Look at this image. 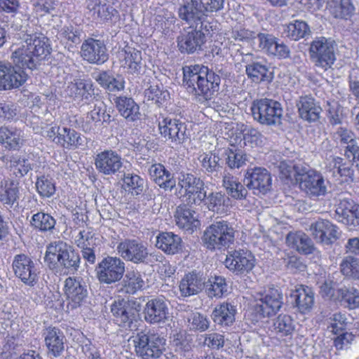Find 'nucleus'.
<instances>
[{
  "label": "nucleus",
  "mask_w": 359,
  "mask_h": 359,
  "mask_svg": "<svg viewBox=\"0 0 359 359\" xmlns=\"http://www.w3.org/2000/svg\"><path fill=\"white\" fill-rule=\"evenodd\" d=\"M21 42L12 54L15 67L0 62V90L21 86L27 79L23 69H34L50 53L48 39L43 34L22 30Z\"/></svg>",
  "instance_id": "f257e3e1"
},
{
  "label": "nucleus",
  "mask_w": 359,
  "mask_h": 359,
  "mask_svg": "<svg viewBox=\"0 0 359 359\" xmlns=\"http://www.w3.org/2000/svg\"><path fill=\"white\" fill-rule=\"evenodd\" d=\"M183 84L189 91L209 100L219 89V76L206 67L194 65L183 67Z\"/></svg>",
  "instance_id": "f03ea898"
},
{
  "label": "nucleus",
  "mask_w": 359,
  "mask_h": 359,
  "mask_svg": "<svg viewBox=\"0 0 359 359\" xmlns=\"http://www.w3.org/2000/svg\"><path fill=\"white\" fill-rule=\"evenodd\" d=\"M44 262L52 269L64 268L76 271L80 264V257L67 243L53 241L46 246Z\"/></svg>",
  "instance_id": "7ed1b4c3"
},
{
  "label": "nucleus",
  "mask_w": 359,
  "mask_h": 359,
  "mask_svg": "<svg viewBox=\"0 0 359 359\" xmlns=\"http://www.w3.org/2000/svg\"><path fill=\"white\" fill-rule=\"evenodd\" d=\"M191 26L177 39L179 50L182 53H193L201 50L206 41V36L212 31V25L209 22H189Z\"/></svg>",
  "instance_id": "20e7f679"
},
{
  "label": "nucleus",
  "mask_w": 359,
  "mask_h": 359,
  "mask_svg": "<svg viewBox=\"0 0 359 359\" xmlns=\"http://www.w3.org/2000/svg\"><path fill=\"white\" fill-rule=\"evenodd\" d=\"M131 164L126 160L114 154V180L117 181L124 191L139 195L143 190L144 180L139 175L130 173Z\"/></svg>",
  "instance_id": "39448f33"
},
{
  "label": "nucleus",
  "mask_w": 359,
  "mask_h": 359,
  "mask_svg": "<svg viewBox=\"0 0 359 359\" xmlns=\"http://www.w3.org/2000/svg\"><path fill=\"white\" fill-rule=\"evenodd\" d=\"M224 4V0H191L179 9V15L187 22H207L209 13L220 11Z\"/></svg>",
  "instance_id": "423d86ee"
},
{
  "label": "nucleus",
  "mask_w": 359,
  "mask_h": 359,
  "mask_svg": "<svg viewBox=\"0 0 359 359\" xmlns=\"http://www.w3.org/2000/svg\"><path fill=\"white\" fill-rule=\"evenodd\" d=\"M235 230L226 221L215 222L204 231L203 241L210 250L221 249L233 243Z\"/></svg>",
  "instance_id": "0eeeda50"
},
{
  "label": "nucleus",
  "mask_w": 359,
  "mask_h": 359,
  "mask_svg": "<svg viewBox=\"0 0 359 359\" xmlns=\"http://www.w3.org/2000/svg\"><path fill=\"white\" fill-rule=\"evenodd\" d=\"M336 50L337 44L334 40L321 36L312 41L309 53L315 66L325 71L335 62Z\"/></svg>",
  "instance_id": "6e6552de"
},
{
  "label": "nucleus",
  "mask_w": 359,
  "mask_h": 359,
  "mask_svg": "<svg viewBox=\"0 0 359 359\" xmlns=\"http://www.w3.org/2000/svg\"><path fill=\"white\" fill-rule=\"evenodd\" d=\"M135 351L143 359H157L165 350V339L156 334L138 333L133 337Z\"/></svg>",
  "instance_id": "1a4fd4ad"
},
{
  "label": "nucleus",
  "mask_w": 359,
  "mask_h": 359,
  "mask_svg": "<svg viewBox=\"0 0 359 359\" xmlns=\"http://www.w3.org/2000/svg\"><path fill=\"white\" fill-rule=\"evenodd\" d=\"M177 186L180 197L188 204L200 205L206 197L203 182L193 175L181 174Z\"/></svg>",
  "instance_id": "9d476101"
},
{
  "label": "nucleus",
  "mask_w": 359,
  "mask_h": 359,
  "mask_svg": "<svg viewBox=\"0 0 359 359\" xmlns=\"http://www.w3.org/2000/svg\"><path fill=\"white\" fill-rule=\"evenodd\" d=\"M251 111L255 120L262 124L272 126L280 123L283 109L277 101L269 99L254 101Z\"/></svg>",
  "instance_id": "9b49d317"
},
{
  "label": "nucleus",
  "mask_w": 359,
  "mask_h": 359,
  "mask_svg": "<svg viewBox=\"0 0 359 359\" xmlns=\"http://www.w3.org/2000/svg\"><path fill=\"white\" fill-rule=\"evenodd\" d=\"M255 298V311L263 318L276 315L283 304V294L276 288H269L257 292Z\"/></svg>",
  "instance_id": "f8f14e48"
},
{
  "label": "nucleus",
  "mask_w": 359,
  "mask_h": 359,
  "mask_svg": "<svg viewBox=\"0 0 359 359\" xmlns=\"http://www.w3.org/2000/svg\"><path fill=\"white\" fill-rule=\"evenodd\" d=\"M12 268L15 276L25 285L34 287L39 281V271L36 263L27 255L19 254L14 257Z\"/></svg>",
  "instance_id": "ddd939ff"
},
{
  "label": "nucleus",
  "mask_w": 359,
  "mask_h": 359,
  "mask_svg": "<svg viewBox=\"0 0 359 359\" xmlns=\"http://www.w3.org/2000/svg\"><path fill=\"white\" fill-rule=\"evenodd\" d=\"M222 133L225 134L223 137L227 140L231 146L238 144L242 147L243 144L252 147H262L266 141L265 137L255 128H250L242 134L235 132L231 125H227Z\"/></svg>",
  "instance_id": "4468645a"
},
{
  "label": "nucleus",
  "mask_w": 359,
  "mask_h": 359,
  "mask_svg": "<svg viewBox=\"0 0 359 359\" xmlns=\"http://www.w3.org/2000/svg\"><path fill=\"white\" fill-rule=\"evenodd\" d=\"M245 182L246 187L256 194H266L271 189V175L264 168H248L245 174Z\"/></svg>",
  "instance_id": "2eb2a0df"
},
{
  "label": "nucleus",
  "mask_w": 359,
  "mask_h": 359,
  "mask_svg": "<svg viewBox=\"0 0 359 359\" xmlns=\"http://www.w3.org/2000/svg\"><path fill=\"white\" fill-rule=\"evenodd\" d=\"M225 266L236 274H246L255 265V258L249 251L240 250L229 252L226 255Z\"/></svg>",
  "instance_id": "dca6fc26"
},
{
  "label": "nucleus",
  "mask_w": 359,
  "mask_h": 359,
  "mask_svg": "<svg viewBox=\"0 0 359 359\" xmlns=\"http://www.w3.org/2000/svg\"><path fill=\"white\" fill-rule=\"evenodd\" d=\"M300 189L311 196H324L327 193V187L322 175L315 170H309L303 174H299Z\"/></svg>",
  "instance_id": "f3484780"
},
{
  "label": "nucleus",
  "mask_w": 359,
  "mask_h": 359,
  "mask_svg": "<svg viewBox=\"0 0 359 359\" xmlns=\"http://www.w3.org/2000/svg\"><path fill=\"white\" fill-rule=\"evenodd\" d=\"M63 291L67 300V308L80 307L88 296V290L79 278L69 277L65 280Z\"/></svg>",
  "instance_id": "a211bd4d"
},
{
  "label": "nucleus",
  "mask_w": 359,
  "mask_h": 359,
  "mask_svg": "<svg viewBox=\"0 0 359 359\" xmlns=\"http://www.w3.org/2000/svg\"><path fill=\"white\" fill-rule=\"evenodd\" d=\"M158 130L162 137L175 144L186 139V126L177 118L162 117L158 121Z\"/></svg>",
  "instance_id": "6ab92c4d"
},
{
  "label": "nucleus",
  "mask_w": 359,
  "mask_h": 359,
  "mask_svg": "<svg viewBox=\"0 0 359 359\" xmlns=\"http://www.w3.org/2000/svg\"><path fill=\"white\" fill-rule=\"evenodd\" d=\"M117 250L121 257L135 264L144 262L149 255L147 246L135 240L121 243Z\"/></svg>",
  "instance_id": "aec40b11"
},
{
  "label": "nucleus",
  "mask_w": 359,
  "mask_h": 359,
  "mask_svg": "<svg viewBox=\"0 0 359 359\" xmlns=\"http://www.w3.org/2000/svg\"><path fill=\"white\" fill-rule=\"evenodd\" d=\"M334 217L351 230L355 229L359 226V205L353 201L343 199L336 208Z\"/></svg>",
  "instance_id": "412c9836"
},
{
  "label": "nucleus",
  "mask_w": 359,
  "mask_h": 359,
  "mask_svg": "<svg viewBox=\"0 0 359 359\" xmlns=\"http://www.w3.org/2000/svg\"><path fill=\"white\" fill-rule=\"evenodd\" d=\"M144 320L151 324L165 323L169 318V310L166 301L163 298L149 300L144 308Z\"/></svg>",
  "instance_id": "4be33fe9"
},
{
  "label": "nucleus",
  "mask_w": 359,
  "mask_h": 359,
  "mask_svg": "<svg viewBox=\"0 0 359 359\" xmlns=\"http://www.w3.org/2000/svg\"><path fill=\"white\" fill-rule=\"evenodd\" d=\"M259 46L263 52L269 55L279 58H287L290 56V49L283 42L269 34L261 33L258 34Z\"/></svg>",
  "instance_id": "5701e85b"
},
{
  "label": "nucleus",
  "mask_w": 359,
  "mask_h": 359,
  "mask_svg": "<svg viewBox=\"0 0 359 359\" xmlns=\"http://www.w3.org/2000/svg\"><path fill=\"white\" fill-rule=\"evenodd\" d=\"M310 231L316 241L323 244H330L338 238L337 227L326 219H318L311 224Z\"/></svg>",
  "instance_id": "b1692460"
},
{
  "label": "nucleus",
  "mask_w": 359,
  "mask_h": 359,
  "mask_svg": "<svg viewBox=\"0 0 359 359\" xmlns=\"http://www.w3.org/2000/svg\"><path fill=\"white\" fill-rule=\"evenodd\" d=\"M243 62L246 63V74L252 81L259 83L271 81L272 73L269 71L267 65L254 60L252 54H245L243 57Z\"/></svg>",
  "instance_id": "393cba45"
},
{
  "label": "nucleus",
  "mask_w": 359,
  "mask_h": 359,
  "mask_svg": "<svg viewBox=\"0 0 359 359\" xmlns=\"http://www.w3.org/2000/svg\"><path fill=\"white\" fill-rule=\"evenodd\" d=\"M81 56L90 63L102 64L108 58L104 43L93 39L86 40L81 46Z\"/></svg>",
  "instance_id": "a878e982"
},
{
  "label": "nucleus",
  "mask_w": 359,
  "mask_h": 359,
  "mask_svg": "<svg viewBox=\"0 0 359 359\" xmlns=\"http://www.w3.org/2000/svg\"><path fill=\"white\" fill-rule=\"evenodd\" d=\"M117 57L121 66L129 73L135 74L140 72L142 60L141 51L126 46L122 50L118 51Z\"/></svg>",
  "instance_id": "bb28decb"
},
{
  "label": "nucleus",
  "mask_w": 359,
  "mask_h": 359,
  "mask_svg": "<svg viewBox=\"0 0 359 359\" xmlns=\"http://www.w3.org/2000/svg\"><path fill=\"white\" fill-rule=\"evenodd\" d=\"M205 286V280L201 274L194 271L184 275L180 282L179 289L182 296L190 297L199 293Z\"/></svg>",
  "instance_id": "cd10ccee"
},
{
  "label": "nucleus",
  "mask_w": 359,
  "mask_h": 359,
  "mask_svg": "<svg viewBox=\"0 0 359 359\" xmlns=\"http://www.w3.org/2000/svg\"><path fill=\"white\" fill-rule=\"evenodd\" d=\"M291 297L294 299L295 305L301 313L309 312L314 304V292L309 286L304 285L295 286Z\"/></svg>",
  "instance_id": "c85d7f7f"
},
{
  "label": "nucleus",
  "mask_w": 359,
  "mask_h": 359,
  "mask_svg": "<svg viewBox=\"0 0 359 359\" xmlns=\"http://www.w3.org/2000/svg\"><path fill=\"white\" fill-rule=\"evenodd\" d=\"M236 306L229 302L217 305L212 313V320L222 327L231 326L235 321Z\"/></svg>",
  "instance_id": "c756f323"
},
{
  "label": "nucleus",
  "mask_w": 359,
  "mask_h": 359,
  "mask_svg": "<svg viewBox=\"0 0 359 359\" xmlns=\"http://www.w3.org/2000/svg\"><path fill=\"white\" fill-rule=\"evenodd\" d=\"M67 93L75 100H88L94 95L93 83L90 80L74 79L69 83Z\"/></svg>",
  "instance_id": "7c9ffc66"
},
{
  "label": "nucleus",
  "mask_w": 359,
  "mask_h": 359,
  "mask_svg": "<svg viewBox=\"0 0 359 359\" xmlns=\"http://www.w3.org/2000/svg\"><path fill=\"white\" fill-rule=\"evenodd\" d=\"M175 219L177 226L185 231H193L194 229H196L200 224L195 211L185 205H179L177 208Z\"/></svg>",
  "instance_id": "2f4dec72"
},
{
  "label": "nucleus",
  "mask_w": 359,
  "mask_h": 359,
  "mask_svg": "<svg viewBox=\"0 0 359 359\" xmlns=\"http://www.w3.org/2000/svg\"><path fill=\"white\" fill-rule=\"evenodd\" d=\"M25 142L23 132L16 128H0V144L8 149H18Z\"/></svg>",
  "instance_id": "473e14b6"
},
{
  "label": "nucleus",
  "mask_w": 359,
  "mask_h": 359,
  "mask_svg": "<svg viewBox=\"0 0 359 359\" xmlns=\"http://www.w3.org/2000/svg\"><path fill=\"white\" fill-rule=\"evenodd\" d=\"M46 346L55 357L59 356L64 351L65 336L62 332L55 327H48L44 334Z\"/></svg>",
  "instance_id": "72a5a7b5"
},
{
  "label": "nucleus",
  "mask_w": 359,
  "mask_h": 359,
  "mask_svg": "<svg viewBox=\"0 0 359 359\" xmlns=\"http://www.w3.org/2000/svg\"><path fill=\"white\" fill-rule=\"evenodd\" d=\"M297 107L301 118L309 122L317 121L322 111L314 99L309 96L302 97Z\"/></svg>",
  "instance_id": "f704fd0d"
},
{
  "label": "nucleus",
  "mask_w": 359,
  "mask_h": 359,
  "mask_svg": "<svg viewBox=\"0 0 359 359\" xmlns=\"http://www.w3.org/2000/svg\"><path fill=\"white\" fill-rule=\"evenodd\" d=\"M156 247L167 254L174 255L181 250L182 239L172 232H163L156 238Z\"/></svg>",
  "instance_id": "c9c22d12"
},
{
  "label": "nucleus",
  "mask_w": 359,
  "mask_h": 359,
  "mask_svg": "<svg viewBox=\"0 0 359 359\" xmlns=\"http://www.w3.org/2000/svg\"><path fill=\"white\" fill-rule=\"evenodd\" d=\"M149 173L151 180L160 187L171 189L175 186L172 175L161 163L152 165L149 169Z\"/></svg>",
  "instance_id": "e433bc0d"
},
{
  "label": "nucleus",
  "mask_w": 359,
  "mask_h": 359,
  "mask_svg": "<svg viewBox=\"0 0 359 359\" xmlns=\"http://www.w3.org/2000/svg\"><path fill=\"white\" fill-rule=\"evenodd\" d=\"M287 244L297 251L304 254H311L313 245L309 236L302 231L290 232L286 237Z\"/></svg>",
  "instance_id": "4c0bfd02"
},
{
  "label": "nucleus",
  "mask_w": 359,
  "mask_h": 359,
  "mask_svg": "<svg viewBox=\"0 0 359 359\" xmlns=\"http://www.w3.org/2000/svg\"><path fill=\"white\" fill-rule=\"evenodd\" d=\"M19 198L18 182L12 180H3L0 182V201L12 207Z\"/></svg>",
  "instance_id": "58836bf2"
},
{
  "label": "nucleus",
  "mask_w": 359,
  "mask_h": 359,
  "mask_svg": "<svg viewBox=\"0 0 359 359\" xmlns=\"http://www.w3.org/2000/svg\"><path fill=\"white\" fill-rule=\"evenodd\" d=\"M222 185L227 194L231 198L236 200H243L246 198L248 191L236 176L225 173L223 176Z\"/></svg>",
  "instance_id": "ea45409f"
},
{
  "label": "nucleus",
  "mask_w": 359,
  "mask_h": 359,
  "mask_svg": "<svg viewBox=\"0 0 359 359\" xmlns=\"http://www.w3.org/2000/svg\"><path fill=\"white\" fill-rule=\"evenodd\" d=\"M205 200L208 210L217 214H226L230 209V199L221 192H212Z\"/></svg>",
  "instance_id": "a19ab883"
},
{
  "label": "nucleus",
  "mask_w": 359,
  "mask_h": 359,
  "mask_svg": "<svg viewBox=\"0 0 359 359\" xmlns=\"http://www.w3.org/2000/svg\"><path fill=\"white\" fill-rule=\"evenodd\" d=\"M116 107L121 116L130 121L139 118V106L131 97H118L116 100Z\"/></svg>",
  "instance_id": "79ce46f5"
},
{
  "label": "nucleus",
  "mask_w": 359,
  "mask_h": 359,
  "mask_svg": "<svg viewBox=\"0 0 359 359\" xmlns=\"http://www.w3.org/2000/svg\"><path fill=\"white\" fill-rule=\"evenodd\" d=\"M55 143L66 149L76 148L82 144V140L79 133L68 127H61L59 136Z\"/></svg>",
  "instance_id": "37998d69"
},
{
  "label": "nucleus",
  "mask_w": 359,
  "mask_h": 359,
  "mask_svg": "<svg viewBox=\"0 0 359 359\" xmlns=\"http://www.w3.org/2000/svg\"><path fill=\"white\" fill-rule=\"evenodd\" d=\"M132 304H135V303L126 302L123 299L121 303V306L116 309L115 313H114V323L121 327H129L132 322L131 317L135 316L137 311V309H133L132 308Z\"/></svg>",
  "instance_id": "c03bdc74"
},
{
  "label": "nucleus",
  "mask_w": 359,
  "mask_h": 359,
  "mask_svg": "<svg viewBox=\"0 0 359 359\" xmlns=\"http://www.w3.org/2000/svg\"><path fill=\"white\" fill-rule=\"evenodd\" d=\"M73 239L74 244L80 249L86 247L96 246L99 242V238L91 227L80 229L73 236Z\"/></svg>",
  "instance_id": "a18cd8bd"
},
{
  "label": "nucleus",
  "mask_w": 359,
  "mask_h": 359,
  "mask_svg": "<svg viewBox=\"0 0 359 359\" xmlns=\"http://www.w3.org/2000/svg\"><path fill=\"white\" fill-rule=\"evenodd\" d=\"M205 292L210 298H220L227 292V284L226 280L222 276H214L208 279L205 283Z\"/></svg>",
  "instance_id": "49530a36"
},
{
  "label": "nucleus",
  "mask_w": 359,
  "mask_h": 359,
  "mask_svg": "<svg viewBox=\"0 0 359 359\" xmlns=\"http://www.w3.org/2000/svg\"><path fill=\"white\" fill-rule=\"evenodd\" d=\"M144 280L138 271H128L123 280L122 287L117 289L118 292L133 294L144 286Z\"/></svg>",
  "instance_id": "de8ad7c7"
},
{
  "label": "nucleus",
  "mask_w": 359,
  "mask_h": 359,
  "mask_svg": "<svg viewBox=\"0 0 359 359\" xmlns=\"http://www.w3.org/2000/svg\"><path fill=\"white\" fill-rule=\"evenodd\" d=\"M330 168L332 175L337 179L342 177L341 182L353 181V171L350 166L343 163V159L340 157H333L330 163Z\"/></svg>",
  "instance_id": "09e8293b"
},
{
  "label": "nucleus",
  "mask_w": 359,
  "mask_h": 359,
  "mask_svg": "<svg viewBox=\"0 0 359 359\" xmlns=\"http://www.w3.org/2000/svg\"><path fill=\"white\" fill-rule=\"evenodd\" d=\"M223 156L226 165L231 169L240 168L247 161V155L242 150L235 148L226 149Z\"/></svg>",
  "instance_id": "8fccbe9b"
},
{
  "label": "nucleus",
  "mask_w": 359,
  "mask_h": 359,
  "mask_svg": "<svg viewBox=\"0 0 359 359\" xmlns=\"http://www.w3.org/2000/svg\"><path fill=\"white\" fill-rule=\"evenodd\" d=\"M338 299L350 309L359 307V291L353 287H343L337 290Z\"/></svg>",
  "instance_id": "3c124183"
},
{
  "label": "nucleus",
  "mask_w": 359,
  "mask_h": 359,
  "mask_svg": "<svg viewBox=\"0 0 359 359\" xmlns=\"http://www.w3.org/2000/svg\"><path fill=\"white\" fill-rule=\"evenodd\" d=\"M284 32L287 37L297 41L309 34L310 29L304 21L294 20L285 27Z\"/></svg>",
  "instance_id": "603ef678"
},
{
  "label": "nucleus",
  "mask_w": 359,
  "mask_h": 359,
  "mask_svg": "<svg viewBox=\"0 0 359 359\" xmlns=\"http://www.w3.org/2000/svg\"><path fill=\"white\" fill-rule=\"evenodd\" d=\"M330 13L335 18H346L353 11V6L350 0H328Z\"/></svg>",
  "instance_id": "864d4df0"
},
{
  "label": "nucleus",
  "mask_w": 359,
  "mask_h": 359,
  "mask_svg": "<svg viewBox=\"0 0 359 359\" xmlns=\"http://www.w3.org/2000/svg\"><path fill=\"white\" fill-rule=\"evenodd\" d=\"M31 224L41 231H50L54 229L56 221L50 215L39 212L32 216Z\"/></svg>",
  "instance_id": "5fc2aeb1"
},
{
  "label": "nucleus",
  "mask_w": 359,
  "mask_h": 359,
  "mask_svg": "<svg viewBox=\"0 0 359 359\" xmlns=\"http://www.w3.org/2000/svg\"><path fill=\"white\" fill-rule=\"evenodd\" d=\"M198 159L201 167L208 172H217L221 168L220 158L216 152H203L198 156Z\"/></svg>",
  "instance_id": "6e6d98bb"
},
{
  "label": "nucleus",
  "mask_w": 359,
  "mask_h": 359,
  "mask_svg": "<svg viewBox=\"0 0 359 359\" xmlns=\"http://www.w3.org/2000/svg\"><path fill=\"white\" fill-rule=\"evenodd\" d=\"M98 280L101 283L111 284L112 283V257L104 258L95 269Z\"/></svg>",
  "instance_id": "4d7b16f0"
},
{
  "label": "nucleus",
  "mask_w": 359,
  "mask_h": 359,
  "mask_svg": "<svg viewBox=\"0 0 359 359\" xmlns=\"http://www.w3.org/2000/svg\"><path fill=\"white\" fill-rule=\"evenodd\" d=\"M187 323L191 330L204 332L209 328L210 321L206 315L199 312H192L187 317Z\"/></svg>",
  "instance_id": "13d9d810"
},
{
  "label": "nucleus",
  "mask_w": 359,
  "mask_h": 359,
  "mask_svg": "<svg viewBox=\"0 0 359 359\" xmlns=\"http://www.w3.org/2000/svg\"><path fill=\"white\" fill-rule=\"evenodd\" d=\"M275 330L282 336L291 335L295 328L292 317L286 314H280L273 323Z\"/></svg>",
  "instance_id": "bf43d9fd"
},
{
  "label": "nucleus",
  "mask_w": 359,
  "mask_h": 359,
  "mask_svg": "<svg viewBox=\"0 0 359 359\" xmlns=\"http://www.w3.org/2000/svg\"><path fill=\"white\" fill-rule=\"evenodd\" d=\"M11 169L17 177L25 175L32 166L25 156H13L11 160Z\"/></svg>",
  "instance_id": "052dcab7"
},
{
  "label": "nucleus",
  "mask_w": 359,
  "mask_h": 359,
  "mask_svg": "<svg viewBox=\"0 0 359 359\" xmlns=\"http://www.w3.org/2000/svg\"><path fill=\"white\" fill-rule=\"evenodd\" d=\"M36 187L39 194L43 198L51 197L56 190L53 180L46 176H41L37 178Z\"/></svg>",
  "instance_id": "680f3d73"
},
{
  "label": "nucleus",
  "mask_w": 359,
  "mask_h": 359,
  "mask_svg": "<svg viewBox=\"0 0 359 359\" xmlns=\"http://www.w3.org/2000/svg\"><path fill=\"white\" fill-rule=\"evenodd\" d=\"M169 93L164 90L162 85H151L145 90V96L148 100L154 101L156 104L161 105L169 98Z\"/></svg>",
  "instance_id": "e2e57ef3"
},
{
  "label": "nucleus",
  "mask_w": 359,
  "mask_h": 359,
  "mask_svg": "<svg viewBox=\"0 0 359 359\" xmlns=\"http://www.w3.org/2000/svg\"><path fill=\"white\" fill-rule=\"evenodd\" d=\"M342 273L348 277L359 279V259L352 257H346L341 265Z\"/></svg>",
  "instance_id": "0e129e2a"
},
{
  "label": "nucleus",
  "mask_w": 359,
  "mask_h": 359,
  "mask_svg": "<svg viewBox=\"0 0 359 359\" xmlns=\"http://www.w3.org/2000/svg\"><path fill=\"white\" fill-rule=\"evenodd\" d=\"M333 276L330 274L328 276H320L317 280V284L320 288V294L325 298L331 299L334 296L335 283Z\"/></svg>",
  "instance_id": "69168bd1"
},
{
  "label": "nucleus",
  "mask_w": 359,
  "mask_h": 359,
  "mask_svg": "<svg viewBox=\"0 0 359 359\" xmlns=\"http://www.w3.org/2000/svg\"><path fill=\"white\" fill-rule=\"evenodd\" d=\"M95 165L104 174H110L112 171V153L110 151H104L97 154Z\"/></svg>",
  "instance_id": "338daca9"
},
{
  "label": "nucleus",
  "mask_w": 359,
  "mask_h": 359,
  "mask_svg": "<svg viewBox=\"0 0 359 359\" xmlns=\"http://www.w3.org/2000/svg\"><path fill=\"white\" fill-rule=\"evenodd\" d=\"M328 330L334 334L343 331L347 324V318L341 313H334L329 319Z\"/></svg>",
  "instance_id": "774afa93"
}]
</instances>
